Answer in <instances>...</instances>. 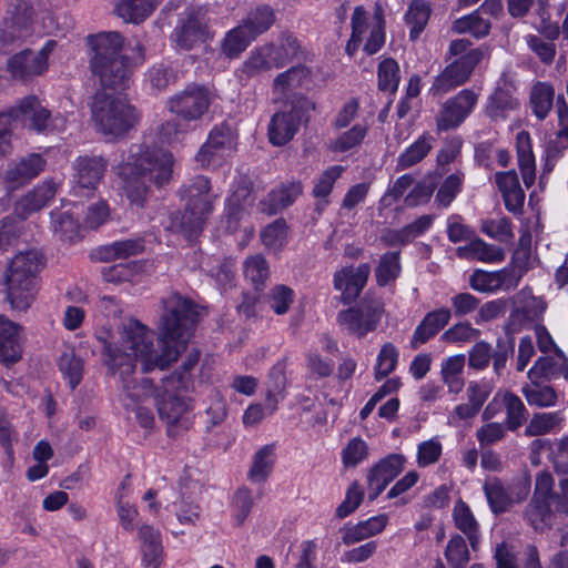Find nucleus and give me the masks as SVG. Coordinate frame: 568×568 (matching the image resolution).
<instances>
[{
	"mask_svg": "<svg viewBox=\"0 0 568 568\" xmlns=\"http://www.w3.org/2000/svg\"><path fill=\"white\" fill-rule=\"evenodd\" d=\"M199 312L194 303L179 294L164 300L159 329L160 349L154 346L152 332L136 320H128L118 328V335L108 328L97 332L101 344L102 363L108 373L118 376L123 393L132 402H143L154 395L152 381L136 379V363L142 373L165 369L185 349L190 332Z\"/></svg>",
	"mask_w": 568,
	"mask_h": 568,
	"instance_id": "nucleus-1",
	"label": "nucleus"
},
{
	"mask_svg": "<svg viewBox=\"0 0 568 568\" xmlns=\"http://www.w3.org/2000/svg\"><path fill=\"white\" fill-rule=\"evenodd\" d=\"M90 69L100 84L97 92L121 93L131 80L133 68L144 60L143 47L136 42L132 48L133 54H124L123 37L115 31L90 37Z\"/></svg>",
	"mask_w": 568,
	"mask_h": 568,
	"instance_id": "nucleus-2",
	"label": "nucleus"
},
{
	"mask_svg": "<svg viewBox=\"0 0 568 568\" xmlns=\"http://www.w3.org/2000/svg\"><path fill=\"white\" fill-rule=\"evenodd\" d=\"M173 158L163 150L133 145L129 155L116 166L122 189L131 204L143 207L149 195L148 182L166 183L172 173Z\"/></svg>",
	"mask_w": 568,
	"mask_h": 568,
	"instance_id": "nucleus-3",
	"label": "nucleus"
},
{
	"mask_svg": "<svg viewBox=\"0 0 568 568\" xmlns=\"http://www.w3.org/2000/svg\"><path fill=\"white\" fill-rule=\"evenodd\" d=\"M552 489L550 473H538L532 497L523 511V518L536 531L549 529L556 514H568V477L559 481L558 491L554 493Z\"/></svg>",
	"mask_w": 568,
	"mask_h": 568,
	"instance_id": "nucleus-4",
	"label": "nucleus"
},
{
	"mask_svg": "<svg viewBox=\"0 0 568 568\" xmlns=\"http://www.w3.org/2000/svg\"><path fill=\"white\" fill-rule=\"evenodd\" d=\"M181 197L185 202L184 211L172 216L170 229L191 240L203 231L213 212L215 196L211 192L210 181L204 176H196L182 189Z\"/></svg>",
	"mask_w": 568,
	"mask_h": 568,
	"instance_id": "nucleus-5",
	"label": "nucleus"
},
{
	"mask_svg": "<svg viewBox=\"0 0 568 568\" xmlns=\"http://www.w3.org/2000/svg\"><path fill=\"white\" fill-rule=\"evenodd\" d=\"M43 256L37 251L17 254L7 271V301L12 310L27 311L33 303L39 284Z\"/></svg>",
	"mask_w": 568,
	"mask_h": 568,
	"instance_id": "nucleus-6",
	"label": "nucleus"
},
{
	"mask_svg": "<svg viewBox=\"0 0 568 568\" xmlns=\"http://www.w3.org/2000/svg\"><path fill=\"white\" fill-rule=\"evenodd\" d=\"M91 114L97 130L109 140L125 135L139 120L135 109L121 93L95 92Z\"/></svg>",
	"mask_w": 568,
	"mask_h": 568,
	"instance_id": "nucleus-7",
	"label": "nucleus"
},
{
	"mask_svg": "<svg viewBox=\"0 0 568 568\" xmlns=\"http://www.w3.org/2000/svg\"><path fill=\"white\" fill-rule=\"evenodd\" d=\"M485 50L481 48L470 49V42L466 39H457L450 42L448 54L458 57L450 62L436 77L432 91L434 94H444L464 84L471 75L474 69L485 58Z\"/></svg>",
	"mask_w": 568,
	"mask_h": 568,
	"instance_id": "nucleus-8",
	"label": "nucleus"
},
{
	"mask_svg": "<svg viewBox=\"0 0 568 568\" xmlns=\"http://www.w3.org/2000/svg\"><path fill=\"white\" fill-rule=\"evenodd\" d=\"M297 40L291 34H282L276 42L254 48L244 60L241 72L246 78L256 77L272 69H280L298 53Z\"/></svg>",
	"mask_w": 568,
	"mask_h": 568,
	"instance_id": "nucleus-9",
	"label": "nucleus"
},
{
	"mask_svg": "<svg viewBox=\"0 0 568 568\" xmlns=\"http://www.w3.org/2000/svg\"><path fill=\"white\" fill-rule=\"evenodd\" d=\"M352 34L346 44V52L349 55L358 50L363 42L364 33L369 30V38L363 50L368 55L378 52L385 43V20L384 10L379 2L375 3L373 21H368L367 12L362 6L355 7L351 18Z\"/></svg>",
	"mask_w": 568,
	"mask_h": 568,
	"instance_id": "nucleus-10",
	"label": "nucleus"
},
{
	"mask_svg": "<svg viewBox=\"0 0 568 568\" xmlns=\"http://www.w3.org/2000/svg\"><path fill=\"white\" fill-rule=\"evenodd\" d=\"M531 480L528 475H523L505 485L497 477L485 480L484 493L493 513L501 514L511 506L523 503L530 493Z\"/></svg>",
	"mask_w": 568,
	"mask_h": 568,
	"instance_id": "nucleus-11",
	"label": "nucleus"
},
{
	"mask_svg": "<svg viewBox=\"0 0 568 568\" xmlns=\"http://www.w3.org/2000/svg\"><path fill=\"white\" fill-rule=\"evenodd\" d=\"M213 37L214 32L211 30L206 11L203 8L186 10L171 36L175 45L186 51L212 40Z\"/></svg>",
	"mask_w": 568,
	"mask_h": 568,
	"instance_id": "nucleus-12",
	"label": "nucleus"
},
{
	"mask_svg": "<svg viewBox=\"0 0 568 568\" xmlns=\"http://www.w3.org/2000/svg\"><path fill=\"white\" fill-rule=\"evenodd\" d=\"M213 101L212 92L204 85L189 84L168 101L170 112L184 122L200 120Z\"/></svg>",
	"mask_w": 568,
	"mask_h": 568,
	"instance_id": "nucleus-13",
	"label": "nucleus"
},
{
	"mask_svg": "<svg viewBox=\"0 0 568 568\" xmlns=\"http://www.w3.org/2000/svg\"><path fill=\"white\" fill-rule=\"evenodd\" d=\"M384 313L383 303L378 300L364 301L357 307L342 311L337 315L338 324L351 334L364 337L374 331Z\"/></svg>",
	"mask_w": 568,
	"mask_h": 568,
	"instance_id": "nucleus-14",
	"label": "nucleus"
},
{
	"mask_svg": "<svg viewBox=\"0 0 568 568\" xmlns=\"http://www.w3.org/2000/svg\"><path fill=\"white\" fill-rule=\"evenodd\" d=\"M526 271L525 266L517 263H510L508 266L495 272L476 270L469 278V285L473 290L480 293L510 291L518 286Z\"/></svg>",
	"mask_w": 568,
	"mask_h": 568,
	"instance_id": "nucleus-15",
	"label": "nucleus"
},
{
	"mask_svg": "<svg viewBox=\"0 0 568 568\" xmlns=\"http://www.w3.org/2000/svg\"><path fill=\"white\" fill-rule=\"evenodd\" d=\"M55 44V41L49 40L39 52L23 50L12 55L7 63L8 71L14 79L23 81L41 75L48 68V58Z\"/></svg>",
	"mask_w": 568,
	"mask_h": 568,
	"instance_id": "nucleus-16",
	"label": "nucleus"
},
{
	"mask_svg": "<svg viewBox=\"0 0 568 568\" xmlns=\"http://www.w3.org/2000/svg\"><path fill=\"white\" fill-rule=\"evenodd\" d=\"M47 161L39 153H29L8 163L3 174V184L8 191H16L39 176Z\"/></svg>",
	"mask_w": 568,
	"mask_h": 568,
	"instance_id": "nucleus-17",
	"label": "nucleus"
},
{
	"mask_svg": "<svg viewBox=\"0 0 568 568\" xmlns=\"http://www.w3.org/2000/svg\"><path fill=\"white\" fill-rule=\"evenodd\" d=\"M253 196L247 189H237L226 199L225 223L230 233H236L242 226L243 240L248 241L254 234L252 224L246 223L248 207L253 204Z\"/></svg>",
	"mask_w": 568,
	"mask_h": 568,
	"instance_id": "nucleus-18",
	"label": "nucleus"
},
{
	"mask_svg": "<svg viewBox=\"0 0 568 568\" xmlns=\"http://www.w3.org/2000/svg\"><path fill=\"white\" fill-rule=\"evenodd\" d=\"M477 101V94L468 89L447 100L436 115L437 129L447 131L458 126L473 112Z\"/></svg>",
	"mask_w": 568,
	"mask_h": 568,
	"instance_id": "nucleus-19",
	"label": "nucleus"
},
{
	"mask_svg": "<svg viewBox=\"0 0 568 568\" xmlns=\"http://www.w3.org/2000/svg\"><path fill=\"white\" fill-rule=\"evenodd\" d=\"M175 388V385L174 387L170 386L165 390V396L158 400L159 416L166 423L170 436L179 435L180 430H185L191 425L189 407L185 400L178 395L170 394V390ZM164 389L166 388L164 387Z\"/></svg>",
	"mask_w": 568,
	"mask_h": 568,
	"instance_id": "nucleus-20",
	"label": "nucleus"
},
{
	"mask_svg": "<svg viewBox=\"0 0 568 568\" xmlns=\"http://www.w3.org/2000/svg\"><path fill=\"white\" fill-rule=\"evenodd\" d=\"M406 457L402 454H390L374 465L367 475L368 498L376 499L386 486L404 469Z\"/></svg>",
	"mask_w": 568,
	"mask_h": 568,
	"instance_id": "nucleus-21",
	"label": "nucleus"
},
{
	"mask_svg": "<svg viewBox=\"0 0 568 568\" xmlns=\"http://www.w3.org/2000/svg\"><path fill=\"white\" fill-rule=\"evenodd\" d=\"M371 273V266L367 263L358 266H345L334 274L333 285L341 292V298L344 304L355 301L365 287Z\"/></svg>",
	"mask_w": 568,
	"mask_h": 568,
	"instance_id": "nucleus-22",
	"label": "nucleus"
},
{
	"mask_svg": "<svg viewBox=\"0 0 568 568\" xmlns=\"http://www.w3.org/2000/svg\"><path fill=\"white\" fill-rule=\"evenodd\" d=\"M22 356V328L0 315V362L11 365Z\"/></svg>",
	"mask_w": 568,
	"mask_h": 568,
	"instance_id": "nucleus-23",
	"label": "nucleus"
},
{
	"mask_svg": "<svg viewBox=\"0 0 568 568\" xmlns=\"http://www.w3.org/2000/svg\"><path fill=\"white\" fill-rule=\"evenodd\" d=\"M529 381H554L564 377L568 381V358L562 351L540 356L527 373Z\"/></svg>",
	"mask_w": 568,
	"mask_h": 568,
	"instance_id": "nucleus-24",
	"label": "nucleus"
},
{
	"mask_svg": "<svg viewBox=\"0 0 568 568\" xmlns=\"http://www.w3.org/2000/svg\"><path fill=\"white\" fill-rule=\"evenodd\" d=\"M495 183L501 194L506 210L514 215L521 214L525 192L520 186L516 171L497 172L495 174Z\"/></svg>",
	"mask_w": 568,
	"mask_h": 568,
	"instance_id": "nucleus-25",
	"label": "nucleus"
},
{
	"mask_svg": "<svg viewBox=\"0 0 568 568\" xmlns=\"http://www.w3.org/2000/svg\"><path fill=\"white\" fill-rule=\"evenodd\" d=\"M497 568H541L538 550L534 545H528L521 552H515L507 544H500L495 549Z\"/></svg>",
	"mask_w": 568,
	"mask_h": 568,
	"instance_id": "nucleus-26",
	"label": "nucleus"
},
{
	"mask_svg": "<svg viewBox=\"0 0 568 568\" xmlns=\"http://www.w3.org/2000/svg\"><path fill=\"white\" fill-rule=\"evenodd\" d=\"M108 162L101 156H80L74 161V182L78 187L94 190L101 182Z\"/></svg>",
	"mask_w": 568,
	"mask_h": 568,
	"instance_id": "nucleus-27",
	"label": "nucleus"
},
{
	"mask_svg": "<svg viewBox=\"0 0 568 568\" xmlns=\"http://www.w3.org/2000/svg\"><path fill=\"white\" fill-rule=\"evenodd\" d=\"M11 111L31 130L43 132L49 128L50 112L33 95L23 98Z\"/></svg>",
	"mask_w": 568,
	"mask_h": 568,
	"instance_id": "nucleus-28",
	"label": "nucleus"
},
{
	"mask_svg": "<svg viewBox=\"0 0 568 568\" xmlns=\"http://www.w3.org/2000/svg\"><path fill=\"white\" fill-rule=\"evenodd\" d=\"M55 195V184L52 181H44L42 184L34 187L32 191L23 195L14 206V213L26 219L31 213L41 210L45 206Z\"/></svg>",
	"mask_w": 568,
	"mask_h": 568,
	"instance_id": "nucleus-29",
	"label": "nucleus"
},
{
	"mask_svg": "<svg viewBox=\"0 0 568 568\" xmlns=\"http://www.w3.org/2000/svg\"><path fill=\"white\" fill-rule=\"evenodd\" d=\"M452 313L448 308L442 307L432 311L425 315L423 321L414 331L410 339L412 348L416 349L420 345L434 337L446 324H448Z\"/></svg>",
	"mask_w": 568,
	"mask_h": 568,
	"instance_id": "nucleus-30",
	"label": "nucleus"
},
{
	"mask_svg": "<svg viewBox=\"0 0 568 568\" xmlns=\"http://www.w3.org/2000/svg\"><path fill=\"white\" fill-rule=\"evenodd\" d=\"M300 125L298 112L290 110L273 115L268 125V138L272 144L283 145L293 139Z\"/></svg>",
	"mask_w": 568,
	"mask_h": 568,
	"instance_id": "nucleus-31",
	"label": "nucleus"
},
{
	"mask_svg": "<svg viewBox=\"0 0 568 568\" xmlns=\"http://www.w3.org/2000/svg\"><path fill=\"white\" fill-rule=\"evenodd\" d=\"M455 527L462 531L469 541L470 548L476 551L480 542V528L471 509L463 500H458L453 509Z\"/></svg>",
	"mask_w": 568,
	"mask_h": 568,
	"instance_id": "nucleus-32",
	"label": "nucleus"
},
{
	"mask_svg": "<svg viewBox=\"0 0 568 568\" xmlns=\"http://www.w3.org/2000/svg\"><path fill=\"white\" fill-rule=\"evenodd\" d=\"M303 187L300 182H287L272 190L267 195V202H261V211L266 214H275L277 211L290 206L301 194Z\"/></svg>",
	"mask_w": 568,
	"mask_h": 568,
	"instance_id": "nucleus-33",
	"label": "nucleus"
},
{
	"mask_svg": "<svg viewBox=\"0 0 568 568\" xmlns=\"http://www.w3.org/2000/svg\"><path fill=\"white\" fill-rule=\"evenodd\" d=\"M311 81L307 68L297 65L278 73L273 81V93L277 99L286 97L296 89L306 87Z\"/></svg>",
	"mask_w": 568,
	"mask_h": 568,
	"instance_id": "nucleus-34",
	"label": "nucleus"
},
{
	"mask_svg": "<svg viewBox=\"0 0 568 568\" xmlns=\"http://www.w3.org/2000/svg\"><path fill=\"white\" fill-rule=\"evenodd\" d=\"M516 151L518 166L526 187H530L536 179V163L531 149V138L527 131H520L516 135Z\"/></svg>",
	"mask_w": 568,
	"mask_h": 568,
	"instance_id": "nucleus-35",
	"label": "nucleus"
},
{
	"mask_svg": "<svg viewBox=\"0 0 568 568\" xmlns=\"http://www.w3.org/2000/svg\"><path fill=\"white\" fill-rule=\"evenodd\" d=\"M456 253L462 258H476L485 263H499L505 260V251L496 245L488 244L481 239H475L465 246H459Z\"/></svg>",
	"mask_w": 568,
	"mask_h": 568,
	"instance_id": "nucleus-36",
	"label": "nucleus"
},
{
	"mask_svg": "<svg viewBox=\"0 0 568 568\" xmlns=\"http://www.w3.org/2000/svg\"><path fill=\"white\" fill-rule=\"evenodd\" d=\"M255 40L245 26L241 22L229 30L221 41V52L229 59L239 58Z\"/></svg>",
	"mask_w": 568,
	"mask_h": 568,
	"instance_id": "nucleus-37",
	"label": "nucleus"
},
{
	"mask_svg": "<svg viewBox=\"0 0 568 568\" xmlns=\"http://www.w3.org/2000/svg\"><path fill=\"white\" fill-rule=\"evenodd\" d=\"M158 0H119L116 14L128 23H140L155 10Z\"/></svg>",
	"mask_w": 568,
	"mask_h": 568,
	"instance_id": "nucleus-38",
	"label": "nucleus"
},
{
	"mask_svg": "<svg viewBox=\"0 0 568 568\" xmlns=\"http://www.w3.org/2000/svg\"><path fill=\"white\" fill-rule=\"evenodd\" d=\"M30 34V26L24 19L18 17L7 20L0 31V53L10 52L21 40Z\"/></svg>",
	"mask_w": 568,
	"mask_h": 568,
	"instance_id": "nucleus-39",
	"label": "nucleus"
},
{
	"mask_svg": "<svg viewBox=\"0 0 568 568\" xmlns=\"http://www.w3.org/2000/svg\"><path fill=\"white\" fill-rule=\"evenodd\" d=\"M518 108V100L508 90L497 89L488 99L486 112L491 120L500 121L507 119L509 113Z\"/></svg>",
	"mask_w": 568,
	"mask_h": 568,
	"instance_id": "nucleus-40",
	"label": "nucleus"
},
{
	"mask_svg": "<svg viewBox=\"0 0 568 568\" xmlns=\"http://www.w3.org/2000/svg\"><path fill=\"white\" fill-rule=\"evenodd\" d=\"M274 462V446L265 445L261 447L253 456L247 478L252 483L263 484L272 473Z\"/></svg>",
	"mask_w": 568,
	"mask_h": 568,
	"instance_id": "nucleus-41",
	"label": "nucleus"
},
{
	"mask_svg": "<svg viewBox=\"0 0 568 568\" xmlns=\"http://www.w3.org/2000/svg\"><path fill=\"white\" fill-rule=\"evenodd\" d=\"M78 206L68 210L54 211L51 213V224L53 232L62 240L73 241L80 231V224L74 217Z\"/></svg>",
	"mask_w": 568,
	"mask_h": 568,
	"instance_id": "nucleus-42",
	"label": "nucleus"
},
{
	"mask_svg": "<svg viewBox=\"0 0 568 568\" xmlns=\"http://www.w3.org/2000/svg\"><path fill=\"white\" fill-rule=\"evenodd\" d=\"M490 28V22L481 17L479 10H475L468 16L456 19L452 24V31L454 33H470L477 39L488 36Z\"/></svg>",
	"mask_w": 568,
	"mask_h": 568,
	"instance_id": "nucleus-43",
	"label": "nucleus"
},
{
	"mask_svg": "<svg viewBox=\"0 0 568 568\" xmlns=\"http://www.w3.org/2000/svg\"><path fill=\"white\" fill-rule=\"evenodd\" d=\"M433 136L429 134L420 135L413 144H410L397 159V170L408 169L419 163L433 148Z\"/></svg>",
	"mask_w": 568,
	"mask_h": 568,
	"instance_id": "nucleus-44",
	"label": "nucleus"
},
{
	"mask_svg": "<svg viewBox=\"0 0 568 568\" xmlns=\"http://www.w3.org/2000/svg\"><path fill=\"white\" fill-rule=\"evenodd\" d=\"M555 90L547 82H537L530 90V105L534 114L544 120L554 104Z\"/></svg>",
	"mask_w": 568,
	"mask_h": 568,
	"instance_id": "nucleus-45",
	"label": "nucleus"
},
{
	"mask_svg": "<svg viewBox=\"0 0 568 568\" xmlns=\"http://www.w3.org/2000/svg\"><path fill=\"white\" fill-rule=\"evenodd\" d=\"M275 22V14L270 6H260L250 11L241 21L250 33L256 39L260 34L266 32Z\"/></svg>",
	"mask_w": 568,
	"mask_h": 568,
	"instance_id": "nucleus-46",
	"label": "nucleus"
},
{
	"mask_svg": "<svg viewBox=\"0 0 568 568\" xmlns=\"http://www.w3.org/2000/svg\"><path fill=\"white\" fill-rule=\"evenodd\" d=\"M540 382L541 381H530L529 384H525L521 388L523 395L530 406H554L557 400L555 389L551 386L541 385Z\"/></svg>",
	"mask_w": 568,
	"mask_h": 568,
	"instance_id": "nucleus-47",
	"label": "nucleus"
},
{
	"mask_svg": "<svg viewBox=\"0 0 568 568\" xmlns=\"http://www.w3.org/2000/svg\"><path fill=\"white\" fill-rule=\"evenodd\" d=\"M505 412V424L510 432L520 428L528 419V410L524 402L510 390H506Z\"/></svg>",
	"mask_w": 568,
	"mask_h": 568,
	"instance_id": "nucleus-48",
	"label": "nucleus"
},
{
	"mask_svg": "<svg viewBox=\"0 0 568 568\" xmlns=\"http://www.w3.org/2000/svg\"><path fill=\"white\" fill-rule=\"evenodd\" d=\"M430 16V7L424 0H413L405 14L407 24L410 26L409 37L415 40L426 27Z\"/></svg>",
	"mask_w": 568,
	"mask_h": 568,
	"instance_id": "nucleus-49",
	"label": "nucleus"
},
{
	"mask_svg": "<svg viewBox=\"0 0 568 568\" xmlns=\"http://www.w3.org/2000/svg\"><path fill=\"white\" fill-rule=\"evenodd\" d=\"M444 556L450 568H466L470 561V554L464 537L453 535L446 545Z\"/></svg>",
	"mask_w": 568,
	"mask_h": 568,
	"instance_id": "nucleus-50",
	"label": "nucleus"
},
{
	"mask_svg": "<svg viewBox=\"0 0 568 568\" xmlns=\"http://www.w3.org/2000/svg\"><path fill=\"white\" fill-rule=\"evenodd\" d=\"M398 357V348L393 343H385L377 354L374 366L375 378L378 381L393 373L397 366Z\"/></svg>",
	"mask_w": 568,
	"mask_h": 568,
	"instance_id": "nucleus-51",
	"label": "nucleus"
},
{
	"mask_svg": "<svg viewBox=\"0 0 568 568\" xmlns=\"http://www.w3.org/2000/svg\"><path fill=\"white\" fill-rule=\"evenodd\" d=\"M200 361V352L192 349L181 365V371L164 379L163 387L169 389L170 386H176V389L187 390L190 387V372L197 365Z\"/></svg>",
	"mask_w": 568,
	"mask_h": 568,
	"instance_id": "nucleus-52",
	"label": "nucleus"
},
{
	"mask_svg": "<svg viewBox=\"0 0 568 568\" xmlns=\"http://www.w3.org/2000/svg\"><path fill=\"white\" fill-rule=\"evenodd\" d=\"M480 231L488 237L499 242H508L514 237L511 222L506 216L483 220Z\"/></svg>",
	"mask_w": 568,
	"mask_h": 568,
	"instance_id": "nucleus-53",
	"label": "nucleus"
},
{
	"mask_svg": "<svg viewBox=\"0 0 568 568\" xmlns=\"http://www.w3.org/2000/svg\"><path fill=\"white\" fill-rule=\"evenodd\" d=\"M400 273L399 252H387L381 256L375 274L381 286L394 281Z\"/></svg>",
	"mask_w": 568,
	"mask_h": 568,
	"instance_id": "nucleus-54",
	"label": "nucleus"
},
{
	"mask_svg": "<svg viewBox=\"0 0 568 568\" xmlns=\"http://www.w3.org/2000/svg\"><path fill=\"white\" fill-rule=\"evenodd\" d=\"M378 88L382 91L394 93L399 84V67L398 63L392 59H384L378 64Z\"/></svg>",
	"mask_w": 568,
	"mask_h": 568,
	"instance_id": "nucleus-55",
	"label": "nucleus"
},
{
	"mask_svg": "<svg viewBox=\"0 0 568 568\" xmlns=\"http://www.w3.org/2000/svg\"><path fill=\"white\" fill-rule=\"evenodd\" d=\"M59 368L68 378L72 389H74L82 379L83 362L73 352H65L60 356Z\"/></svg>",
	"mask_w": 568,
	"mask_h": 568,
	"instance_id": "nucleus-56",
	"label": "nucleus"
},
{
	"mask_svg": "<svg viewBox=\"0 0 568 568\" xmlns=\"http://www.w3.org/2000/svg\"><path fill=\"white\" fill-rule=\"evenodd\" d=\"M294 300V291L283 284L275 285L267 294V303L277 315L286 314Z\"/></svg>",
	"mask_w": 568,
	"mask_h": 568,
	"instance_id": "nucleus-57",
	"label": "nucleus"
},
{
	"mask_svg": "<svg viewBox=\"0 0 568 568\" xmlns=\"http://www.w3.org/2000/svg\"><path fill=\"white\" fill-rule=\"evenodd\" d=\"M244 275L256 288L264 285L270 275L266 260L260 254L247 257L244 262Z\"/></svg>",
	"mask_w": 568,
	"mask_h": 568,
	"instance_id": "nucleus-58",
	"label": "nucleus"
},
{
	"mask_svg": "<svg viewBox=\"0 0 568 568\" xmlns=\"http://www.w3.org/2000/svg\"><path fill=\"white\" fill-rule=\"evenodd\" d=\"M144 248L140 239L116 241L104 247L105 258H128L140 254Z\"/></svg>",
	"mask_w": 568,
	"mask_h": 568,
	"instance_id": "nucleus-59",
	"label": "nucleus"
},
{
	"mask_svg": "<svg viewBox=\"0 0 568 568\" xmlns=\"http://www.w3.org/2000/svg\"><path fill=\"white\" fill-rule=\"evenodd\" d=\"M253 505L252 491L248 488L242 487L235 491L232 500V513L237 526L244 524Z\"/></svg>",
	"mask_w": 568,
	"mask_h": 568,
	"instance_id": "nucleus-60",
	"label": "nucleus"
},
{
	"mask_svg": "<svg viewBox=\"0 0 568 568\" xmlns=\"http://www.w3.org/2000/svg\"><path fill=\"white\" fill-rule=\"evenodd\" d=\"M343 172L344 168L342 165H332L327 168L317 178L313 187V195L316 199H326L331 194L335 182L339 179Z\"/></svg>",
	"mask_w": 568,
	"mask_h": 568,
	"instance_id": "nucleus-61",
	"label": "nucleus"
},
{
	"mask_svg": "<svg viewBox=\"0 0 568 568\" xmlns=\"http://www.w3.org/2000/svg\"><path fill=\"white\" fill-rule=\"evenodd\" d=\"M559 422L560 417L556 413L536 414L526 426L525 434L530 437L548 434Z\"/></svg>",
	"mask_w": 568,
	"mask_h": 568,
	"instance_id": "nucleus-62",
	"label": "nucleus"
},
{
	"mask_svg": "<svg viewBox=\"0 0 568 568\" xmlns=\"http://www.w3.org/2000/svg\"><path fill=\"white\" fill-rule=\"evenodd\" d=\"M507 430L505 423L487 422L476 430V438L480 447L494 445L506 437Z\"/></svg>",
	"mask_w": 568,
	"mask_h": 568,
	"instance_id": "nucleus-63",
	"label": "nucleus"
},
{
	"mask_svg": "<svg viewBox=\"0 0 568 568\" xmlns=\"http://www.w3.org/2000/svg\"><path fill=\"white\" fill-rule=\"evenodd\" d=\"M287 226L284 220L278 219L268 224L261 233L263 244L271 250H278L285 243Z\"/></svg>",
	"mask_w": 568,
	"mask_h": 568,
	"instance_id": "nucleus-64",
	"label": "nucleus"
}]
</instances>
